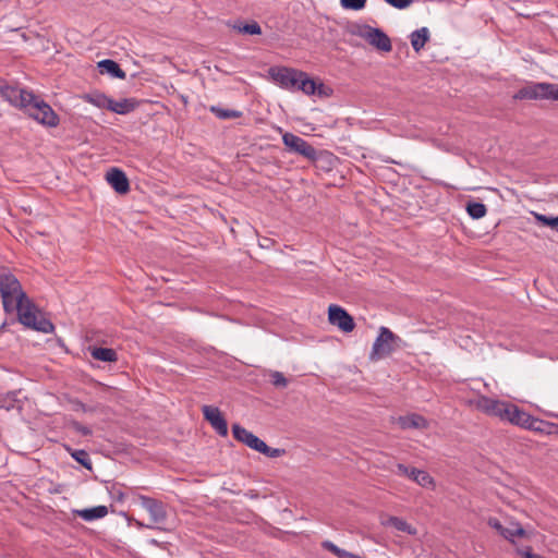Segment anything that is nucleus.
Listing matches in <instances>:
<instances>
[{
	"mask_svg": "<svg viewBox=\"0 0 558 558\" xmlns=\"http://www.w3.org/2000/svg\"><path fill=\"white\" fill-rule=\"evenodd\" d=\"M71 457L80 463L83 468H85L88 471L93 470V464L89 458V454L86 450L78 449V450H70Z\"/></svg>",
	"mask_w": 558,
	"mask_h": 558,
	"instance_id": "7c9ffc66",
	"label": "nucleus"
},
{
	"mask_svg": "<svg viewBox=\"0 0 558 558\" xmlns=\"http://www.w3.org/2000/svg\"><path fill=\"white\" fill-rule=\"evenodd\" d=\"M209 111L220 120L238 119L242 117V111L234 109H225L219 106H210Z\"/></svg>",
	"mask_w": 558,
	"mask_h": 558,
	"instance_id": "cd10ccee",
	"label": "nucleus"
},
{
	"mask_svg": "<svg viewBox=\"0 0 558 558\" xmlns=\"http://www.w3.org/2000/svg\"><path fill=\"white\" fill-rule=\"evenodd\" d=\"M514 100H558V84L530 82L512 96Z\"/></svg>",
	"mask_w": 558,
	"mask_h": 558,
	"instance_id": "7ed1b4c3",
	"label": "nucleus"
},
{
	"mask_svg": "<svg viewBox=\"0 0 558 558\" xmlns=\"http://www.w3.org/2000/svg\"><path fill=\"white\" fill-rule=\"evenodd\" d=\"M391 7L402 10L408 8L414 0H385Z\"/></svg>",
	"mask_w": 558,
	"mask_h": 558,
	"instance_id": "58836bf2",
	"label": "nucleus"
},
{
	"mask_svg": "<svg viewBox=\"0 0 558 558\" xmlns=\"http://www.w3.org/2000/svg\"><path fill=\"white\" fill-rule=\"evenodd\" d=\"M367 0H340L343 9L359 11L365 8Z\"/></svg>",
	"mask_w": 558,
	"mask_h": 558,
	"instance_id": "72a5a7b5",
	"label": "nucleus"
},
{
	"mask_svg": "<svg viewBox=\"0 0 558 558\" xmlns=\"http://www.w3.org/2000/svg\"><path fill=\"white\" fill-rule=\"evenodd\" d=\"M396 468H397L396 473L398 475L411 478L412 481H414L422 487L434 486L433 477L424 470H420L416 468H410L403 463H397Z\"/></svg>",
	"mask_w": 558,
	"mask_h": 558,
	"instance_id": "ddd939ff",
	"label": "nucleus"
},
{
	"mask_svg": "<svg viewBox=\"0 0 558 558\" xmlns=\"http://www.w3.org/2000/svg\"><path fill=\"white\" fill-rule=\"evenodd\" d=\"M372 26L367 24H352L349 28L350 34L359 36L366 40L367 34Z\"/></svg>",
	"mask_w": 558,
	"mask_h": 558,
	"instance_id": "473e14b6",
	"label": "nucleus"
},
{
	"mask_svg": "<svg viewBox=\"0 0 558 558\" xmlns=\"http://www.w3.org/2000/svg\"><path fill=\"white\" fill-rule=\"evenodd\" d=\"M398 424L402 429H424L428 426L427 420L424 416L415 413L400 416L398 418Z\"/></svg>",
	"mask_w": 558,
	"mask_h": 558,
	"instance_id": "f3484780",
	"label": "nucleus"
},
{
	"mask_svg": "<svg viewBox=\"0 0 558 558\" xmlns=\"http://www.w3.org/2000/svg\"><path fill=\"white\" fill-rule=\"evenodd\" d=\"M282 142L289 151L299 154L311 161H315L317 159V150L304 138L293 133L286 132L282 135Z\"/></svg>",
	"mask_w": 558,
	"mask_h": 558,
	"instance_id": "6e6552de",
	"label": "nucleus"
},
{
	"mask_svg": "<svg viewBox=\"0 0 558 558\" xmlns=\"http://www.w3.org/2000/svg\"><path fill=\"white\" fill-rule=\"evenodd\" d=\"M509 402L495 400L485 396H481L475 401V407L477 410L493 416L500 417L501 420L507 412V407Z\"/></svg>",
	"mask_w": 558,
	"mask_h": 558,
	"instance_id": "9b49d317",
	"label": "nucleus"
},
{
	"mask_svg": "<svg viewBox=\"0 0 558 558\" xmlns=\"http://www.w3.org/2000/svg\"><path fill=\"white\" fill-rule=\"evenodd\" d=\"M381 523L386 526H392L396 530L408 533L410 535L416 534V529L399 517L390 515L387 518V520L383 521Z\"/></svg>",
	"mask_w": 558,
	"mask_h": 558,
	"instance_id": "b1692460",
	"label": "nucleus"
},
{
	"mask_svg": "<svg viewBox=\"0 0 558 558\" xmlns=\"http://www.w3.org/2000/svg\"><path fill=\"white\" fill-rule=\"evenodd\" d=\"M328 320L343 332H351L355 328L353 317L341 306L330 304L328 307Z\"/></svg>",
	"mask_w": 558,
	"mask_h": 558,
	"instance_id": "1a4fd4ad",
	"label": "nucleus"
},
{
	"mask_svg": "<svg viewBox=\"0 0 558 558\" xmlns=\"http://www.w3.org/2000/svg\"><path fill=\"white\" fill-rule=\"evenodd\" d=\"M15 392H10L3 400L0 401V407L9 411L15 408Z\"/></svg>",
	"mask_w": 558,
	"mask_h": 558,
	"instance_id": "e433bc0d",
	"label": "nucleus"
},
{
	"mask_svg": "<svg viewBox=\"0 0 558 558\" xmlns=\"http://www.w3.org/2000/svg\"><path fill=\"white\" fill-rule=\"evenodd\" d=\"M411 45L415 52H420L426 43L429 40V31L427 27H422L414 31L410 35Z\"/></svg>",
	"mask_w": 558,
	"mask_h": 558,
	"instance_id": "4be33fe9",
	"label": "nucleus"
},
{
	"mask_svg": "<svg viewBox=\"0 0 558 558\" xmlns=\"http://www.w3.org/2000/svg\"><path fill=\"white\" fill-rule=\"evenodd\" d=\"M72 404H73L74 411H82V412H93L94 411L93 408L86 405L85 403H83L80 400H73Z\"/></svg>",
	"mask_w": 558,
	"mask_h": 558,
	"instance_id": "a19ab883",
	"label": "nucleus"
},
{
	"mask_svg": "<svg viewBox=\"0 0 558 558\" xmlns=\"http://www.w3.org/2000/svg\"><path fill=\"white\" fill-rule=\"evenodd\" d=\"M507 412L505 413L504 421H508L513 425H518L520 427L529 429L532 415L526 413L525 411L519 409L515 404L508 403Z\"/></svg>",
	"mask_w": 558,
	"mask_h": 558,
	"instance_id": "2eb2a0df",
	"label": "nucleus"
},
{
	"mask_svg": "<svg viewBox=\"0 0 558 558\" xmlns=\"http://www.w3.org/2000/svg\"><path fill=\"white\" fill-rule=\"evenodd\" d=\"M401 339L389 328L381 326L369 353L371 361H379L389 356L399 347Z\"/></svg>",
	"mask_w": 558,
	"mask_h": 558,
	"instance_id": "423d86ee",
	"label": "nucleus"
},
{
	"mask_svg": "<svg viewBox=\"0 0 558 558\" xmlns=\"http://www.w3.org/2000/svg\"><path fill=\"white\" fill-rule=\"evenodd\" d=\"M303 92L305 95H314L317 90L316 82L311 78L307 73L303 72L301 77H298L295 92Z\"/></svg>",
	"mask_w": 558,
	"mask_h": 558,
	"instance_id": "a878e982",
	"label": "nucleus"
},
{
	"mask_svg": "<svg viewBox=\"0 0 558 558\" xmlns=\"http://www.w3.org/2000/svg\"><path fill=\"white\" fill-rule=\"evenodd\" d=\"M274 241L269 238H264L263 241L259 243L260 247L263 248H269L272 245Z\"/></svg>",
	"mask_w": 558,
	"mask_h": 558,
	"instance_id": "c03bdc74",
	"label": "nucleus"
},
{
	"mask_svg": "<svg viewBox=\"0 0 558 558\" xmlns=\"http://www.w3.org/2000/svg\"><path fill=\"white\" fill-rule=\"evenodd\" d=\"M233 438L248 448L263 453L268 458H279L286 454V450L281 448H271L264 440L258 438L256 435L242 427L240 424L232 425Z\"/></svg>",
	"mask_w": 558,
	"mask_h": 558,
	"instance_id": "20e7f679",
	"label": "nucleus"
},
{
	"mask_svg": "<svg viewBox=\"0 0 558 558\" xmlns=\"http://www.w3.org/2000/svg\"><path fill=\"white\" fill-rule=\"evenodd\" d=\"M504 532L505 533H504L502 537H505L507 541H509L512 544H514L515 536H518V537H526L527 536V532L519 522H512L511 527H507Z\"/></svg>",
	"mask_w": 558,
	"mask_h": 558,
	"instance_id": "c85d7f7f",
	"label": "nucleus"
},
{
	"mask_svg": "<svg viewBox=\"0 0 558 558\" xmlns=\"http://www.w3.org/2000/svg\"><path fill=\"white\" fill-rule=\"evenodd\" d=\"M141 506L148 511L153 523H161L167 518L166 507L162 501L145 495H137Z\"/></svg>",
	"mask_w": 558,
	"mask_h": 558,
	"instance_id": "9d476101",
	"label": "nucleus"
},
{
	"mask_svg": "<svg viewBox=\"0 0 558 558\" xmlns=\"http://www.w3.org/2000/svg\"><path fill=\"white\" fill-rule=\"evenodd\" d=\"M90 355L93 359L101 362H117L118 354L111 348L94 347L90 348Z\"/></svg>",
	"mask_w": 558,
	"mask_h": 558,
	"instance_id": "5701e85b",
	"label": "nucleus"
},
{
	"mask_svg": "<svg viewBox=\"0 0 558 558\" xmlns=\"http://www.w3.org/2000/svg\"><path fill=\"white\" fill-rule=\"evenodd\" d=\"M366 41L379 51L390 52L392 50L390 38L380 28L371 27Z\"/></svg>",
	"mask_w": 558,
	"mask_h": 558,
	"instance_id": "dca6fc26",
	"label": "nucleus"
},
{
	"mask_svg": "<svg viewBox=\"0 0 558 558\" xmlns=\"http://www.w3.org/2000/svg\"><path fill=\"white\" fill-rule=\"evenodd\" d=\"M0 93L5 100L22 109L29 118L34 119L38 123L48 128H56L59 125V116L40 96L13 86L2 87Z\"/></svg>",
	"mask_w": 558,
	"mask_h": 558,
	"instance_id": "f257e3e1",
	"label": "nucleus"
},
{
	"mask_svg": "<svg viewBox=\"0 0 558 558\" xmlns=\"http://www.w3.org/2000/svg\"><path fill=\"white\" fill-rule=\"evenodd\" d=\"M74 514L87 522H90L106 517L108 514V508L106 506H96L93 508L74 510Z\"/></svg>",
	"mask_w": 558,
	"mask_h": 558,
	"instance_id": "412c9836",
	"label": "nucleus"
},
{
	"mask_svg": "<svg viewBox=\"0 0 558 558\" xmlns=\"http://www.w3.org/2000/svg\"><path fill=\"white\" fill-rule=\"evenodd\" d=\"M138 100L135 98H124L122 100H113L111 98V104L109 105L108 110L118 113V114H128L134 111L138 106Z\"/></svg>",
	"mask_w": 558,
	"mask_h": 558,
	"instance_id": "a211bd4d",
	"label": "nucleus"
},
{
	"mask_svg": "<svg viewBox=\"0 0 558 558\" xmlns=\"http://www.w3.org/2000/svg\"><path fill=\"white\" fill-rule=\"evenodd\" d=\"M547 227H550L551 229L558 231V216L550 217Z\"/></svg>",
	"mask_w": 558,
	"mask_h": 558,
	"instance_id": "37998d69",
	"label": "nucleus"
},
{
	"mask_svg": "<svg viewBox=\"0 0 558 558\" xmlns=\"http://www.w3.org/2000/svg\"><path fill=\"white\" fill-rule=\"evenodd\" d=\"M202 412L204 418L211 425L218 435L222 437L228 435V423L217 407L203 405Z\"/></svg>",
	"mask_w": 558,
	"mask_h": 558,
	"instance_id": "f8f14e48",
	"label": "nucleus"
},
{
	"mask_svg": "<svg viewBox=\"0 0 558 558\" xmlns=\"http://www.w3.org/2000/svg\"><path fill=\"white\" fill-rule=\"evenodd\" d=\"M270 381L277 388H286L288 386V379L278 371L270 373Z\"/></svg>",
	"mask_w": 558,
	"mask_h": 558,
	"instance_id": "f704fd0d",
	"label": "nucleus"
},
{
	"mask_svg": "<svg viewBox=\"0 0 558 558\" xmlns=\"http://www.w3.org/2000/svg\"><path fill=\"white\" fill-rule=\"evenodd\" d=\"M71 427L82 436H90L93 434V430L90 427L83 425L82 423L77 421H73L71 423Z\"/></svg>",
	"mask_w": 558,
	"mask_h": 558,
	"instance_id": "c9c22d12",
	"label": "nucleus"
},
{
	"mask_svg": "<svg viewBox=\"0 0 558 558\" xmlns=\"http://www.w3.org/2000/svg\"><path fill=\"white\" fill-rule=\"evenodd\" d=\"M17 313V320L27 328L44 333L54 330L53 324L44 316L27 294H21L19 302L13 304V312Z\"/></svg>",
	"mask_w": 558,
	"mask_h": 558,
	"instance_id": "f03ea898",
	"label": "nucleus"
},
{
	"mask_svg": "<svg viewBox=\"0 0 558 558\" xmlns=\"http://www.w3.org/2000/svg\"><path fill=\"white\" fill-rule=\"evenodd\" d=\"M488 525L490 527H493L494 530H496L501 536H504V533L502 531H505L507 527H505L500 521L496 518H489L488 520Z\"/></svg>",
	"mask_w": 558,
	"mask_h": 558,
	"instance_id": "ea45409f",
	"label": "nucleus"
},
{
	"mask_svg": "<svg viewBox=\"0 0 558 558\" xmlns=\"http://www.w3.org/2000/svg\"><path fill=\"white\" fill-rule=\"evenodd\" d=\"M0 294L5 313H13V304L19 302L21 294H26L19 279L10 271H0Z\"/></svg>",
	"mask_w": 558,
	"mask_h": 558,
	"instance_id": "39448f33",
	"label": "nucleus"
},
{
	"mask_svg": "<svg viewBox=\"0 0 558 558\" xmlns=\"http://www.w3.org/2000/svg\"><path fill=\"white\" fill-rule=\"evenodd\" d=\"M268 74L281 88L295 92L298 77L303 75V71L288 66H271L268 70Z\"/></svg>",
	"mask_w": 558,
	"mask_h": 558,
	"instance_id": "0eeeda50",
	"label": "nucleus"
},
{
	"mask_svg": "<svg viewBox=\"0 0 558 558\" xmlns=\"http://www.w3.org/2000/svg\"><path fill=\"white\" fill-rule=\"evenodd\" d=\"M136 523H137V525H138V526L151 527V525H144L143 523H141V522H138V521H137Z\"/></svg>",
	"mask_w": 558,
	"mask_h": 558,
	"instance_id": "a18cd8bd",
	"label": "nucleus"
},
{
	"mask_svg": "<svg viewBox=\"0 0 558 558\" xmlns=\"http://www.w3.org/2000/svg\"><path fill=\"white\" fill-rule=\"evenodd\" d=\"M322 547L325 550L330 551L338 558H364V557H361L359 555H355L353 553H350L345 549L338 547L336 544H333L331 541H328V539L322 542Z\"/></svg>",
	"mask_w": 558,
	"mask_h": 558,
	"instance_id": "bb28decb",
	"label": "nucleus"
},
{
	"mask_svg": "<svg viewBox=\"0 0 558 558\" xmlns=\"http://www.w3.org/2000/svg\"><path fill=\"white\" fill-rule=\"evenodd\" d=\"M107 182L119 194H126L130 191V182L124 173L119 168H111L106 174Z\"/></svg>",
	"mask_w": 558,
	"mask_h": 558,
	"instance_id": "4468645a",
	"label": "nucleus"
},
{
	"mask_svg": "<svg viewBox=\"0 0 558 558\" xmlns=\"http://www.w3.org/2000/svg\"><path fill=\"white\" fill-rule=\"evenodd\" d=\"M535 218L538 222H541L543 226H547L548 225V220L550 218V216H546V215H542V214H536L535 215Z\"/></svg>",
	"mask_w": 558,
	"mask_h": 558,
	"instance_id": "79ce46f5",
	"label": "nucleus"
},
{
	"mask_svg": "<svg viewBox=\"0 0 558 558\" xmlns=\"http://www.w3.org/2000/svg\"><path fill=\"white\" fill-rule=\"evenodd\" d=\"M529 429L542 435H556L558 434V424L533 416Z\"/></svg>",
	"mask_w": 558,
	"mask_h": 558,
	"instance_id": "aec40b11",
	"label": "nucleus"
},
{
	"mask_svg": "<svg viewBox=\"0 0 558 558\" xmlns=\"http://www.w3.org/2000/svg\"><path fill=\"white\" fill-rule=\"evenodd\" d=\"M84 100L88 104L94 105L95 107L99 109H107L109 108V105L111 104V98L105 95L104 93L95 92L90 94L84 95Z\"/></svg>",
	"mask_w": 558,
	"mask_h": 558,
	"instance_id": "393cba45",
	"label": "nucleus"
},
{
	"mask_svg": "<svg viewBox=\"0 0 558 558\" xmlns=\"http://www.w3.org/2000/svg\"><path fill=\"white\" fill-rule=\"evenodd\" d=\"M466 211L471 218L481 219L486 215L487 208L483 203L469 202L466 204Z\"/></svg>",
	"mask_w": 558,
	"mask_h": 558,
	"instance_id": "c756f323",
	"label": "nucleus"
},
{
	"mask_svg": "<svg viewBox=\"0 0 558 558\" xmlns=\"http://www.w3.org/2000/svg\"><path fill=\"white\" fill-rule=\"evenodd\" d=\"M235 28L243 34L248 35H260L262 34V27L259 24L255 21L251 23H245L243 25L235 26Z\"/></svg>",
	"mask_w": 558,
	"mask_h": 558,
	"instance_id": "2f4dec72",
	"label": "nucleus"
},
{
	"mask_svg": "<svg viewBox=\"0 0 558 558\" xmlns=\"http://www.w3.org/2000/svg\"><path fill=\"white\" fill-rule=\"evenodd\" d=\"M98 69L101 74H109L112 77L124 80L126 73L121 69L118 62L105 59L98 62Z\"/></svg>",
	"mask_w": 558,
	"mask_h": 558,
	"instance_id": "6ab92c4d",
	"label": "nucleus"
},
{
	"mask_svg": "<svg viewBox=\"0 0 558 558\" xmlns=\"http://www.w3.org/2000/svg\"><path fill=\"white\" fill-rule=\"evenodd\" d=\"M110 494H111L112 498H114L117 501H120V502H122L125 498L124 493L122 492L120 485H118V484L112 485V487L110 489Z\"/></svg>",
	"mask_w": 558,
	"mask_h": 558,
	"instance_id": "4c0bfd02",
	"label": "nucleus"
}]
</instances>
